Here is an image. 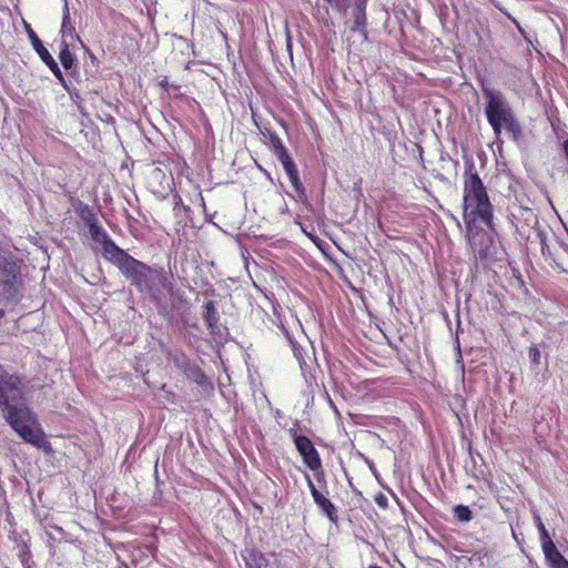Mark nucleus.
I'll return each mask as SVG.
<instances>
[{
    "instance_id": "0eeeda50",
    "label": "nucleus",
    "mask_w": 568,
    "mask_h": 568,
    "mask_svg": "<svg viewBox=\"0 0 568 568\" xmlns=\"http://www.w3.org/2000/svg\"><path fill=\"white\" fill-rule=\"evenodd\" d=\"M296 450L301 455L303 463L312 470L317 471L320 470L322 466V460L320 457V454L317 449L314 447L312 440L297 433V429L295 427L290 428L288 430Z\"/></svg>"
},
{
    "instance_id": "6ab92c4d",
    "label": "nucleus",
    "mask_w": 568,
    "mask_h": 568,
    "mask_svg": "<svg viewBox=\"0 0 568 568\" xmlns=\"http://www.w3.org/2000/svg\"><path fill=\"white\" fill-rule=\"evenodd\" d=\"M454 516L460 523H468L473 518V513L468 506L457 505L454 507Z\"/></svg>"
},
{
    "instance_id": "2f4dec72",
    "label": "nucleus",
    "mask_w": 568,
    "mask_h": 568,
    "mask_svg": "<svg viewBox=\"0 0 568 568\" xmlns=\"http://www.w3.org/2000/svg\"><path fill=\"white\" fill-rule=\"evenodd\" d=\"M541 242H542L541 252H542V254L545 255V254H546V252H548V246L545 244V237L541 240Z\"/></svg>"
},
{
    "instance_id": "dca6fc26",
    "label": "nucleus",
    "mask_w": 568,
    "mask_h": 568,
    "mask_svg": "<svg viewBox=\"0 0 568 568\" xmlns=\"http://www.w3.org/2000/svg\"><path fill=\"white\" fill-rule=\"evenodd\" d=\"M314 503L332 523H337L338 516L336 507L328 498L321 494L314 499Z\"/></svg>"
},
{
    "instance_id": "f3484780",
    "label": "nucleus",
    "mask_w": 568,
    "mask_h": 568,
    "mask_svg": "<svg viewBox=\"0 0 568 568\" xmlns=\"http://www.w3.org/2000/svg\"><path fill=\"white\" fill-rule=\"evenodd\" d=\"M59 59H60L62 67L65 70L71 69L74 63V57L70 50V43L65 40H61Z\"/></svg>"
},
{
    "instance_id": "412c9836",
    "label": "nucleus",
    "mask_w": 568,
    "mask_h": 568,
    "mask_svg": "<svg viewBox=\"0 0 568 568\" xmlns=\"http://www.w3.org/2000/svg\"><path fill=\"white\" fill-rule=\"evenodd\" d=\"M18 557L20 559L22 567H33L34 562L32 560V554L26 542L22 544Z\"/></svg>"
},
{
    "instance_id": "9d476101",
    "label": "nucleus",
    "mask_w": 568,
    "mask_h": 568,
    "mask_svg": "<svg viewBox=\"0 0 568 568\" xmlns=\"http://www.w3.org/2000/svg\"><path fill=\"white\" fill-rule=\"evenodd\" d=\"M285 173L287 174V178L296 193L294 196L295 201L301 202L307 211H313V205L308 201L306 190L301 182L297 166L286 170Z\"/></svg>"
},
{
    "instance_id": "aec40b11",
    "label": "nucleus",
    "mask_w": 568,
    "mask_h": 568,
    "mask_svg": "<svg viewBox=\"0 0 568 568\" xmlns=\"http://www.w3.org/2000/svg\"><path fill=\"white\" fill-rule=\"evenodd\" d=\"M268 561L263 554H252L246 561V568H267Z\"/></svg>"
},
{
    "instance_id": "39448f33",
    "label": "nucleus",
    "mask_w": 568,
    "mask_h": 568,
    "mask_svg": "<svg viewBox=\"0 0 568 568\" xmlns=\"http://www.w3.org/2000/svg\"><path fill=\"white\" fill-rule=\"evenodd\" d=\"M22 287L19 258L0 246V303H17Z\"/></svg>"
},
{
    "instance_id": "bb28decb",
    "label": "nucleus",
    "mask_w": 568,
    "mask_h": 568,
    "mask_svg": "<svg viewBox=\"0 0 568 568\" xmlns=\"http://www.w3.org/2000/svg\"><path fill=\"white\" fill-rule=\"evenodd\" d=\"M375 501L376 504L379 506V507H383L385 508L387 506V498L379 494L376 498H375Z\"/></svg>"
},
{
    "instance_id": "2eb2a0df",
    "label": "nucleus",
    "mask_w": 568,
    "mask_h": 568,
    "mask_svg": "<svg viewBox=\"0 0 568 568\" xmlns=\"http://www.w3.org/2000/svg\"><path fill=\"white\" fill-rule=\"evenodd\" d=\"M544 555L550 568H568V560L561 555L556 546L545 550Z\"/></svg>"
},
{
    "instance_id": "f03ea898",
    "label": "nucleus",
    "mask_w": 568,
    "mask_h": 568,
    "mask_svg": "<svg viewBox=\"0 0 568 568\" xmlns=\"http://www.w3.org/2000/svg\"><path fill=\"white\" fill-rule=\"evenodd\" d=\"M115 266L140 293H148L154 300L160 298L164 291L172 288L163 267L149 266L129 253Z\"/></svg>"
},
{
    "instance_id": "ddd939ff",
    "label": "nucleus",
    "mask_w": 568,
    "mask_h": 568,
    "mask_svg": "<svg viewBox=\"0 0 568 568\" xmlns=\"http://www.w3.org/2000/svg\"><path fill=\"white\" fill-rule=\"evenodd\" d=\"M75 213L89 231L100 225L97 214L88 204L80 202L75 207Z\"/></svg>"
},
{
    "instance_id": "72a5a7b5",
    "label": "nucleus",
    "mask_w": 568,
    "mask_h": 568,
    "mask_svg": "<svg viewBox=\"0 0 568 568\" xmlns=\"http://www.w3.org/2000/svg\"><path fill=\"white\" fill-rule=\"evenodd\" d=\"M368 568H382V567H379V566H377V565H372V566H369Z\"/></svg>"
},
{
    "instance_id": "5701e85b",
    "label": "nucleus",
    "mask_w": 568,
    "mask_h": 568,
    "mask_svg": "<svg viewBox=\"0 0 568 568\" xmlns=\"http://www.w3.org/2000/svg\"><path fill=\"white\" fill-rule=\"evenodd\" d=\"M173 363L182 373H184L192 362L184 354H178L174 356Z\"/></svg>"
},
{
    "instance_id": "b1692460",
    "label": "nucleus",
    "mask_w": 568,
    "mask_h": 568,
    "mask_svg": "<svg viewBox=\"0 0 568 568\" xmlns=\"http://www.w3.org/2000/svg\"><path fill=\"white\" fill-rule=\"evenodd\" d=\"M529 358H530L532 364L539 365V363H540V351H539V348L536 345H532L529 348Z\"/></svg>"
},
{
    "instance_id": "6e6552de",
    "label": "nucleus",
    "mask_w": 568,
    "mask_h": 568,
    "mask_svg": "<svg viewBox=\"0 0 568 568\" xmlns=\"http://www.w3.org/2000/svg\"><path fill=\"white\" fill-rule=\"evenodd\" d=\"M28 36L30 42L38 53L42 62L50 69V71L54 74V77L61 82V84L67 88V83L63 77L62 71L60 70L57 61L53 59L48 49L42 44L41 40L38 38L36 32L32 29L28 30Z\"/></svg>"
},
{
    "instance_id": "7ed1b4c3",
    "label": "nucleus",
    "mask_w": 568,
    "mask_h": 568,
    "mask_svg": "<svg viewBox=\"0 0 568 568\" xmlns=\"http://www.w3.org/2000/svg\"><path fill=\"white\" fill-rule=\"evenodd\" d=\"M481 92L486 100L484 113L494 134L499 136L505 130L515 142L519 141L523 128L506 95L486 84L481 85Z\"/></svg>"
},
{
    "instance_id": "c85d7f7f",
    "label": "nucleus",
    "mask_w": 568,
    "mask_h": 568,
    "mask_svg": "<svg viewBox=\"0 0 568 568\" xmlns=\"http://www.w3.org/2000/svg\"><path fill=\"white\" fill-rule=\"evenodd\" d=\"M486 256H487L486 252L481 248L475 252L476 258L484 260V258H486Z\"/></svg>"
},
{
    "instance_id": "c9c22d12",
    "label": "nucleus",
    "mask_w": 568,
    "mask_h": 568,
    "mask_svg": "<svg viewBox=\"0 0 568 568\" xmlns=\"http://www.w3.org/2000/svg\"><path fill=\"white\" fill-rule=\"evenodd\" d=\"M324 1L327 2V3H332V0H324Z\"/></svg>"
},
{
    "instance_id": "a878e982",
    "label": "nucleus",
    "mask_w": 568,
    "mask_h": 568,
    "mask_svg": "<svg viewBox=\"0 0 568 568\" xmlns=\"http://www.w3.org/2000/svg\"><path fill=\"white\" fill-rule=\"evenodd\" d=\"M305 479H306V483H307V487L311 491V495L313 497V499H315L317 496L321 495V493L318 491V489L315 487L313 480L311 479L310 475H305Z\"/></svg>"
},
{
    "instance_id": "20e7f679",
    "label": "nucleus",
    "mask_w": 568,
    "mask_h": 568,
    "mask_svg": "<svg viewBox=\"0 0 568 568\" xmlns=\"http://www.w3.org/2000/svg\"><path fill=\"white\" fill-rule=\"evenodd\" d=\"M464 214L471 220L479 219L486 226L493 227V205L486 187L476 172L471 158H465Z\"/></svg>"
},
{
    "instance_id": "f704fd0d",
    "label": "nucleus",
    "mask_w": 568,
    "mask_h": 568,
    "mask_svg": "<svg viewBox=\"0 0 568 568\" xmlns=\"http://www.w3.org/2000/svg\"><path fill=\"white\" fill-rule=\"evenodd\" d=\"M154 473H155V475L158 474V464H155Z\"/></svg>"
},
{
    "instance_id": "a211bd4d",
    "label": "nucleus",
    "mask_w": 568,
    "mask_h": 568,
    "mask_svg": "<svg viewBox=\"0 0 568 568\" xmlns=\"http://www.w3.org/2000/svg\"><path fill=\"white\" fill-rule=\"evenodd\" d=\"M189 379L194 382L195 384L203 386L206 384L207 378L203 371L195 364L191 363L187 369L183 373Z\"/></svg>"
},
{
    "instance_id": "1a4fd4ad",
    "label": "nucleus",
    "mask_w": 568,
    "mask_h": 568,
    "mask_svg": "<svg viewBox=\"0 0 568 568\" xmlns=\"http://www.w3.org/2000/svg\"><path fill=\"white\" fill-rule=\"evenodd\" d=\"M367 0H356L352 11V26L351 32L358 33L363 41L368 40L367 32V17H366Z\"/></svg>"
},
{
    "instance_id": "393cba45",
    "label": "nucleus",
    "mask_w": 568,
    "mask_h": 568,
    "mask_svg": "<svg viewBox=\"0 0 568 568\" xmlns=\"http://www.w3.org/2000/svg\"><path fill=\"white\" fill-rule=\"evenodd\" d=\"M305 479H306V483H307V487L311 491V495L313 497V499H315L317 496L321 495V493L318 491V489L315 487L313 480L311 479L310 475H305Z\"/></svg>"
},
{
    "instance_id": "f8f14e48",
    "label": "nucleus",
    "mask_w": 568,
    "mask_h": 568,
    "mask_svg": "<svg viewBox=\"0 0 568 568\" xmlns=\"http://www.w3.org/2000/svg\"><path fill=\"white\" fill-rule=\"evenodd\" d=\"M60 33H61L62 40L68 41V38H70L71 40H75L85 51H88L87 45L81 40V38L77 34L75 28L71 23L70 10H69V4H68L67 0H64V6H63V17H62V24H61Z\"/></svg>"
},
{
    "instance_id": "4468645a",
    "label": "nucleus",
    "mask_w": 568,
    "mask_h": 568,
    "mask_svg": "<svg viewBox=\"0 0 568 568\" xmlns=\"http://www.w3.org/2000/svg\"><path fill=\"white\" fill-rule=\"evenodd\" d=\"M203 318L207 325V328L213 334L217 328L219 313L213 301H206L203 305Z\"/></svg>"
},
{
    "instance_id": "473e14b6",
    "label": "nucleus",
    "mask_w": 568,
    "mask_h": 568,
    "mask_svg": "<svg viewBox=\"0 0 568 568\" xmlns=\"http://www.w3.org/2000/svg\"><path fill=\"white\" fill-rule=\"evenodd\" d=\"M4 311L2 308H0V320L4 316Z\"/></svg>"
},
{
    "instance_id": "423d86ee",
    "label": "nucleus",
    "mask_w": 568,
    "mask_h": 568,
    "mask_svg": "<svg viewBox=\"0 0 568 568\" xmlns=\"http://www.w3.org/2000/svg\"><path fill=\"white\" fill-rule=\"evenodd\" d=\"M92 241L100 246L103 257L115 265L128 253L116 245L104 227L100 224L89 231Z\"/></svg>"
},
{
    "instance_id": "f257e3e1",
    "label": "nucleus",
    "mask_w": 568,
    "mask_h": 568,
    "mask_svg": "<svg viewBox=\"0 0 568 568\" xmlns=\"http://www.w3.org/2000/svg\"><path fill=\"white\" fill-rule=\"evenodd\" d=\"M22 379L0 366V412L8 425L23 442L37 448H45L48 440L37 415L26 403Z\"/></svg>"
},
{
    "instance_id": "9b49d317",
    "label": "nucleus",
    "mask_w": 568,
    "mask_h": 568,
    "mask_svg": "<svg viewBox=\"0 0 568 568\" xmlns=\"http://www.w3.org/2000/svg\"><path fill=\"white\" fill-rule=\"evenodd\" d=\"M267 135H268V139L271 142V145L274 150V153H275L277 160L281 162L284 171H286L293 166H296L293 159L290 156L285 145L283 144L281 138L272 131H267Z\"/></svg>"
},
{
    "instance_id": "c756f323",
    "label": "nucleus",
    "mask_w": 568,
    "mask_h": 568,
    "mask_svg": "<svg viewBox=\"0 0 568 568\" xmlns=\"http://www.w3.org/2000/svg\"><path fill=\"white\" fill-rule=\"evenodd\" d=\"M314 474H315V478L318 483L324 480V473H323L322 468L317 471H314Z\"/></svg>"
},
{
    "instance_id": "e433bc0d",
    "label": "nucleus",
    "mask_w": 568,
    "mask_h": 568,
    "mask_svg": "<svg viewBox=\"0 0 568 568\" xmlns=\"http://www.w3.org/2000/svg\"><path fill=\"white\" fill-rule=\"evenodd\" d=\"M22 568H33V567H22Z\"/></svg>"
},
{
    "instance_id": "7c9ffc66",
    "label": "nucleus",
    "mask_w": 568,
    "mask_h": 568,
    "mask_svg": "<svg viewBox=\"0 0 568 568\" xmlns=\"http://www.w3.org/2000/svg\"><path fill=\"white\" fill-rule=\"evenodd\" d=\"M562 151L565 153V156L568 159V138L562 143Z\"/></svg>"
},
{
    "instance_id": "4be33fe9",
    "label": "nucleus",
    "mask_w": 568,
    "mask_h": 568,
    "mask_svg": "<svg viewBox=\"0 0 568 568\" xmlns=\"http://www.w3.org/2000/svg\"><path fill=\"white\" fill-rule=\"evenodd\" d=\"M539 538L542 551L556 546L546 527H542V529L539 531Z\"/></svg>"
},
{
    "instance_id": "cd10ccee",
    "label": "nucleus",
    "mask_w": 568,
    "mask_h": 568,
    "mask_svg": "<svg viewBox=\"0 0 568 568\" xmlns=\"http://www.w3.org/2000/svg\"><path fill=\"white\" fill-rule=\"evenodd\" d=\"M535 523L538 528V531H540L542 529V527H545V525L538 514L535 515Z\"/></svg>"
}]
</instances>
